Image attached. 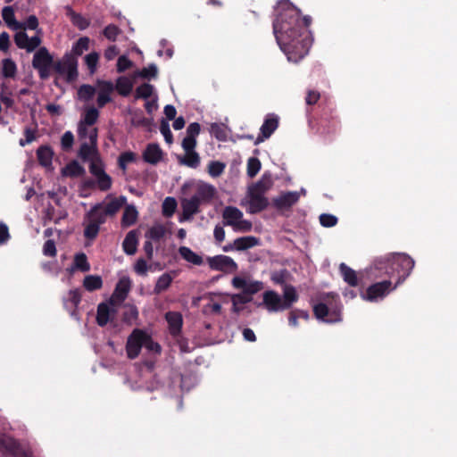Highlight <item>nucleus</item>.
Masks as SVG:
<instances>
[{
	"label": "nucleus",
	"instance_id": "obj_1",
	"mask_svg": "<svg viewBox=\"0 0 457 457\" xmlns=\"http://www.w3.org/2000/svg\"><path fill=\"white\" fill-rule=\"evenodd\" d=\"M278 15L273 21V33L278 44L288 54V60L297 62L309 52L311 41L307 29L311 24V17H300V11L288 0L278 2Z\"/></svg>",
	"mask_w": 457,
	"mask_h": 457
},
{
	"label": "nucleus",
	"instance_id": "obj_2",
	"mask_svg": "<svg viewBox=\"0 0 457 457\" xmlns=\"http://www.w3.org/2000/svg\"><path fill=\"white\" fill-rule=\"evenodd\" d=\"M298 294L292 285L283 287L281 296L274 290L265 291L262 295V302L259 306H263L269 312H278L290 309L293 303L298 301Z\"/></svg>",
	"mask_w": 457,
	"mask_h": 457
},
{
	"label": "nucleus",
	"instance_id": "obj_3",
	"mask_svg": "<svg viewBox=\"0 0 457 457\" xmlns=\"http://www.w3.org/2000/svg\"><path fill=\"white\" fill-rule=\"evenodd\" d=\"M99 112L95 107L87 108L78 123V138L80 145H97L98 130L94 124L97 121Z\"/></svg>",
	"mask_w": 457,
	"mask_h": 457
},
{
	"label": "nucleus",
	"instance_id": "obj_4",
	"mask_svg": "<svg viewBox=\"0 0 457 457\" xmlns=\"http://www.w3.org/2000/svg\"><path fill=\"white\" fill-rule=\"evenodd\" d=\"M384 263H391L398 272H403L397 281V284L400 285L411 274L415 262L412 258L405 253H395L386 258L378 259L375 266L381 270Z\"/></svg>",
	"mask_w": 457,
	"mask_h": 457
},
{
	"label": "nucleus",
	"instance_id": "obj_5",
	"mask_svg": "<svg viewBox=\"0 0 457 457\" xmlns=\"http://www.w3.org/2000/svg\"><path fill=\"white\" fill-rule=\"evenodd\" d=\"M78 156L83 162H89V171L94 178L105 172L104 163L100 158L97 145H80Z\"/></svg>",
	"mask_w": 457,
	"mask_h": 457
},
{
	"label": "nucleus",
	"instance_id": "obj_6",
	"mask_svg": "<svg viewBox=\"0 0 457 457\" xmlns=\"http://www.w3.org/2000/svg\"><path fill=\"white\" fill-rule=\"evenodd\" d=\"M54 71L69 83L78 78V60L71 54H65L62 59L54 62Z\"/></svg>",
	"mask_w": 457,
	"mask_h": 457
},
{
	"label": "nucleus",
	"instance_id": "obj_7",
	"mask_svg": "<svg viewBox=\"0 0 457 457\" xmlns=\"http://www.w3.org/2000/svg\"><path fill=\"white\" fill-rule=\"evenodd\" d=\"M243 217V212L235 206H227L222 212L225 226H230L236 231L248 232L252 229V223L244 220Z\"/></svg>",
	"mask_w": 457,
	"mask_h": 457
},
{
	"label": "nucleus",
	"instance_id": "obj_8",
	"mask_svg": "<svg viewBox=\"0 0 457 457\" xmlns=\"http://www.w3.org/2000/svg\"><path fill=\"white\" fill-rule=\"evenodd\" d=\"M54 57L45 46L39 47L34 54L32 66L37 71L41 79H47L50 77L51 68H54Z\"/></svg>",
	"mask_w": 457,
	"mask_h": 457
},
{
	"label": "nucleus",
	"instance_id": "obj_9",
	"mask_svg": "<svg viewBox=\"0 0 457 457\" xmlns=\"http://www.w3.org/2000/svg\"><path fill=\"white\" fill-rule=\"evenodd\" d=\"M0 453L5 457H30L16 440L4 434H0Z\"/></svg>",
	"mask_w": 457,
	"mask_h": 457
},
{
	"label": "nucleus",
	"instance_id": "obj_10",
	"mask_svg": "<svg viewBox=\"0 0 457 457\" xmlns=\"http://www.w3.org/2000/svg\"><path fill=\"white\" fill-rule=\"evenodd\" d=\"M398 284L392 287L390 280L375 283L370 286L364 294H361L362 299L369 302H377L383 299L387 294L395 290Z\"/></svg>",
	"mask_w": 457,
	"mask_h": 457
},
{
	"label": "nucleus",
	"instance_id": "obj_11",
	"mask_svg": "<svg viewBox=\"0 0 457 457\" xmlns=\"http://www.w3.org/2000/svg\"><path fill=\"white\" fill-rule=\"evenodd\" d=\"M242 204H247V212L250 213H258L269 206V200L265 195L257 192L248 187L247 194Z\"/></svg>",
	"mask_w": 457,
	"mask_h": 457
},
{
	"label": "nucleus",
	"instance_id": "obj_12",
	"mask_svg": "<svg viewBox=\"0 0 457 457\" xmlns=\"http://www.w3.org/2000/svg\"><path fill=\"white\" fill-rule=\"evenodd\" d=\"M207 262L212 270H219L226 273H232L237 270V264L229 256L227 255H216L209 257Z\"/></svg>",
	"mask_w": 457,
	"mask_h": 457
},
{
	"label": "nucleus",
	"instance_id": "obj_13",
	"mask_svg": "<svg viewBox=\"0 0 457 457\" xmlns=\"http://www.w3.org/2000/svg\"><path fill=\"white\" fill-rule=\"evenodd\" d=\"M232 286L237 289H242L245 295L251 296L263 288L262 281L252 280L243 277H234L232 278Z\"/></svg>",
	"mask_w": 457,
	"mask_h": 457
},
{
	"label": "nucleus",
	"instance_id": "obj_14",
	"mask_svg": "<svg viewBox=\"0 0 457 457\" xmlns=\"http://www.w3.org/2000/svg\"><path fill=\"white\" fill-rule=\"evenodd\" d=\"M144 346V331L141 329H134L129 335L126 344L127 355L129 359L137 358Z\"/></svg>",
	"mask_w": 457,
	"mask_h": 457
},
{
	"label": "nucleus",
	"instance_id": "obj_15",
	"mask_svg": "<svg viewBox=\"0 0 457 457\" xmlns=\"http://www.w3.org/2000/svg\"><path fill=\"white\" fill-rule=\"evenodd\" d=\"M41 34L29 37L25 31H19L14 35L15 45L20 49H24L28 53L35 51L42 43Z\"/></svg>",
	"mask_w": 457,
	"mask_h": 457
},
{
	"label": "nucleus",
	"instance_id": "obj_16",
	"mask_svg": "<svg viewBox=\"0 0 457 457\" xmlns=\"http://www.w3.org/2000/svg\"><path fill=\"white\" fill-rule=\"evenodd\" d=\"M120 306L115 304L114 303H111V300L107 303H102L97 307V314H96V322L99 326L104 327L109 321H112Z\"/></svg>",
	"mask_w": 457,
	"mask_h": 457
},
{
	"label": "nucleus",
	"instance_id": "obj_17",
	"mask_svg": "<svg viewBox=\"0 0 457 457\" xmlns=\"http://www.w3.org/2000/svg\"><path fill=\"white\" fill-rule=\"evenodd\" d=\"M131 288V280L129 277L121 278L114 289L112 296L109 300H111V303H114L118 306H121L122 303L128 296V294Z\"/></svg>",
	"mask_w": 457,
	"mask_h": 457
},
{
	"label": "nucleus",
	"instance_id": "obj_18",
	"mask_svg": "<svg viewBox=\"0 0 457 457\" xmlns=\"http://www.w3.org/2000/svg\"><path fill=\"white\" fill-rule=\"evenodd\" d=\"M217 190L215 187L205 182H199L195 187V192L193 196L200 204H210L215 197Z\"/></svg>",
	"mask_w": 457,
	"mask_h": 457
},
{
	"label": "nucleus",
	"instance_id": "obj_19",
	"mask_svg": "<svg viewBox=\"0 0 457 457\" xmlns=\"http://www.w3.org/2000/svg\"><path fill=\"white\" fill-rule=\"evenodd\" d=\"M278 126V118L274 114H269L260 129V134L254 141L258 145L269 138Z\"/></svg>",
	"mask_w": 457,
	"mask_h": 457
},
{
	"label": "nucleus",
	"instance_id": "obj_20",
	"mask_svg": "<svg viewBox=\"0 0 457 457\" xmlns=\"http://www.w3.org/2000/svg\"><path fill=\"white\" fill-rule=\"evenodd\" d=\"M200 203L192 195L181 201L182 214L179 218V222L190 220L193 216L200 212Z\"/></svg>",
	"mask_w": 457,
	"mask_h": 457
},
{
	"label": "nucleus",
	"instance_id": "obj_21",
	"mask_svg": "<svg viewBox=\"0 0 457 457\" xmlns=\"http://www.w3.org/2000/svg\"><path fill=\"white\" fill-rule=\"evenodd\" d=\"M97 105L98 107H104L107 103L112 101L111 94L114 90V85L112 81L97 80Z\"/></svg>",
	"mask_w": 457,
	"mask_h": 457
},
{
	"label": "nucleus",
	"instance_id": "obj_22",
	"mask_svg": "<svg viewBox=\"0 0 457 457\" xmlns=\"http://www.w3.org/2000/svg\"><path fill=\"white\" fill-rule=\"evenodd\" d=\"M299 193L296 191H290L282 194L277 198L273 199V204L278 209H287L294 205L299 200Z\"/></svg>",
	"mask_w": 457,
	"mask_h": 457
},
{
	"label": "nucleus",
	"instance_id": "obj_23",
	"mask_svg": "<svg viewBox=\"0 0 457 457\" xmlns=\"http://www.w3.org/2000/svg\"><path fill=\"white\" fill-rule=\"evenodd\" d=\"M313 312L318 320L325 322L333 323L341 320L339 313L330 314L328 306L322 303L314 305Z\"/></svg>",
	"mask_w": 457,
	"mask_h": 457
},
{
	"label": "nucleus",
	"instance_id": "obj_24",
	"mask_svg": "<svg viewBox=\"0 0 457 457\" xmlns=\"http://www.w3.org/2000/svg\"><path fill=\"white\" fill-rule=\"evenodd\" d=\"M81 301V293L79 289L70 290L68 295L63 300V304L66 310L71 312V315L76 317V309Z\"/></svg>",
	"mask_w": 457,
	"mask_h": 457
},
{
	"label": "nucleus",
	"instance_id": "obj_25",
	"mask_svg": "<svg viewBox=\"0 0 457 457\" xmlns=\"http://www.w3.org/2000/svg\"><path fill=\"white\" fill-rule=\"evenodd\" d=\"M165 319L169 324V329L172 336H178L182 328L183 318L181 313L178 312H168L165 314Z\"/></svg>",
	"mask_w": 457,
	"mask_h": 457
},
{
	"label": "nucleus",
	"instance_id": "obj_26",
	"mask_svg": "<svg viewBox=\"0 0 457 457\" xmlns=\"http://www.w3.org/2000/svg\"><path fill=\"white\" fill-rule=\"evenodd\" d=\"M162 152L158 145L150 144L147 145L146 149L143 154V158L145 162L150 164H156L162 159Z\"/></svg>",
	"mask_w": 457,
	"mask_h": 457
},
{
	"label": "nucleus",
	"instance_id": "obj_27",
	"mask_svg": "<svg viewBox=\"0 0 457 457\" xmlns=\"http://www.w3.org/2000/svg\"><path fill=\"white\" fill-rule=\"evenodd\" d=\"M53 156L54 152L48 145H41L37 150V157L38 162L46 168L52 166Z\"/></svg>",
	"mask_w": 457,
	"mask_h": 457
},
{
	"label": "nucleus",
	"instance_id": "obj_28",
	"mask_svg": "<svg viewBox=\"0 0 457 457\" xmlns=\"http://www.w3.org/2000/svg\"><path fill=\"white\" fill-rule=\"evenodd\" d=\"M272 185L273 180L271 175L265 172L257 182L252 184L249 187L265 195L271 188Z\"/></svg>",
	"mask_w": 457,
	"mask_h": 457
},
{
	"label": "nucleus",
	"instance_id": "obj_29",
	"mask_svg": "<svg viewBox=\"0 0 457 457\" xmlns=\"http://www.w3.org/2000/svg\"><path fill=\"white\" fill-rule=\"evenodd\" d=\"M137 244L138 239L137 232L135 230L129 231L122 243L124 252L129 255H133L137 252Z\"/></svg>",
	"mask_w": 457,
	"mask_h": 457
},
{
	"label": "nucleus",
	"instance_id": "obj_30",
	"mask_svg": "<svg viewBox=\"0 0 457 457\" xmlns=\"http://www.w3.org/2000/svg\"><path fill=\"white\" fill-rule=\"evenodd\" d=\"M107 214L102 210V205L94 206L87 214V220L97 226H101L106 220Z\"/></svg>",
	"mask_w": 457,
	"mask_h": 457
},
{
	"label": "nucleus",
	"instance_id": "obj_31",
	"mask_svg": "<svg viewBox=\"0 0 457 457\" xmlns=\"http://www.w3.org/2000/svg\"><path fill=\"white\" fill-rule=\"evenodd\" d=\"M2 17L6 25L12 30H18L21 28V22L15 19L14 10L12 6H5L2 10Z\"/></svg>",
	"mask_w": 457,
	"mask_h": 457
},
{
	"label": "nucleus",
	"instance_id": "obj_32",
	"mask_svg": "<svg viewBox=\"0 0 457 457\" xmlns=\"http://www.w3.org/2000/svg\"><path fill=\"white\" fill-rule=\"evenodd\" d=\"M179 255L187 262L192 263L194 265L200 266L203 264V257L196 253L193 252L187 246H180L179 248Z\"/></svg>",
	"mask_w": 457,
	"mask_h": 457
},
{
	"label": "nucleus",
	"instance_id": "obj_33",
	"mask_svg": "<svg viewBox=\"0 0 457 457\" xmlns=\"http://www.w3.org/2000/svg\"><path fill=\"white\" fill-rule=\"evenodd\" d=\"M95 181H87L86 185H87L88 187H92L93 185L96 184L97 188L100 189L101 191H107L112 187V179L106 172L95 177Z\"/></svg>",
	"mask_w": 457,
	"mask_h": 457
},
{
	"label": "nucleus",
	"instance_id": "obj_34",
	"mask_svg": "<svg viewBox=\"0 0 457 457\" xmlns=\"http://www.w3.org/2000/svg\"><path fill=\"white\" fill-rule=\"evenodd\" d=\"M86 173L85 168L77 161H71L62 169V175L71 178L81 177Z\"/></svg>",
	"mask_w": 457,
	"mask_h": 457
},
{
	"label": "nucleus",
	"instance_id": "obj_35",
	"mask_svg": "<svg viewBox=\"0 0 457 457\" xmlns=\"http://www.w3.org/2000/svg\"><path fill=\"white\" fill-rule=\"evenodd\" d=\"M138 217V212L134 205H126L123 215L121 218L122 227H129L136 223Z\"/></svg>",
	"mask_w": 457,
	"mask_h": 457
},
{
	"label": "nucleus",
	"instance_id": "obj_36",
	"mask_svg": "<svg viewBox=\"0 0 457 457\" xmlns=\"http://www.w3.org/2000/svg\"><path fill=\"white\" fill-rule=\"evenodd\" d=\"M259 244V239L255 237L248 236L236 238L234 247L237 251H244L252 248Z\"/></svg>",
	"mask_w": 457,
	"mask_h": 457
},
{
	"label": "nucleus",
	"instance_id": "obj_37",
	"mask_svg": "<svg viewBox=\"0 0 457 457\" xmlns=\"http://www.w3.org/2000/svg\"><path fill=\"white\" fill-rule=\"evenodd\" d=\"M340 273L344 280L351 287L358 286V278L356 271L348 267L345 263H341L339 266Z\"/></svg>",
	"mask_w": 457,
	"mask_h": 457
},
{
	"label": "nucleus",
	"instance_id": "obj_38",
	"mask_svg": "<svg viewBox=\"0 0 457 457\" xmlns=\"http://www.w3.org/2000/svg\"><path fill=\"white\" fill-rule=\"evenodd\" d=\"M127 203V198L123 195L119 197L112 198L104 208V212L107 215L112 216L116 214L119 210L125 205Z\"/></svg>",
	"mask_w": 457,
	"mask_h": 457
},
{
	"label": "nucleus",
	"instance_id": "obj_39",
	"mask_svg": "<svg viewBox=\"0 0 457 457\" xmlns=\"http://www.w3.org/2000/svg\"><path fill=\"white\" fill-rule=\"evenodd\" d=\"M116 89L120 95L127 96L130 94L133 88L131 80L127 77H120L116 82Z\"/></svg>",
	"mask_w": 457,
	"mask_h": 457
},
{
	"label": "nucleus",
	"instance_id": "obj_40",
	"mask_svg": "<svg viewBox=\"0 0 457 457\" xmlns=\"http://www.w3.org/2000/svg\"><path fill=\"white\" fill-rule=\"evenodd\" d=\"M172 282V277L169 273H164L156 281L154 293L156 295L167 290Z\"/></svg>",
	"mask_w": 457,
	"mask_h": 457
},
{
	"label": "nucleus",
	"instance_id": "obj_41",
	"mask_svg": "<svg viewBox=\"0 0 457 457\" xmlns=\"http://www.w3.org/2000/svg\"><path fill=\"white\" fill-rule=\"evenodd\" d=\"M251 300V296L245 295L244 294L232 295V312L235 313H239L242 311V307L240 305L249 303Z\"/></svg>",
	"mask_w": 457,
	"mask_h": 457
},
{
	"label": "nucleus",
	"instance_id": "obj_42",
	"mask_svg": "<svg viewBox=\"0 0 457 457\" xmlns=\"http://www.w3.org/2000/svg\"><path fill=\"white\" fill-rule=\"evenodd\" d=\"M89 41L87 37L79 38L73 45L71 54L76 58L77 56H80L85 51L88 50Z\"/></svg>",
	"mask_w": 457,
	"mask_h": 457
},
{
	"label": "nucleus",
	"instance_id": "obj_43",
	"mask_svg": "<svg viewBox=\"0 0 457 457\" xmlns=\"http://www.w3.org/2000/svg\"><path fill=\"white\" fill-rule=\"evenodd\" d=\"M177 206L178 204L174 197H166L162 204V212L163 216L168 218L171 217L175 213Z\"/></svg>",
	"mask_w": 457,
	"mask_h": 457
},
{
	"label": "nucleus",
	"instance_id": "obj_44",
	"mask_svg": "<svg viewBox=\"0 0 457 457\" xmlns=\"http://www.w3.org/2000/svg\"><path fill=\"white\" fill-rule=\"evenodd\" d=\"M210 133L214 136L219 141H226L228 137L227 128L222 123H212L210 127Z\"/></svg>",
	"mask_w": 457,
	"mask_h": 457
},
{
	"label": "nucleus",
	"instance_id": "obj_45",
	"mask_svg": "<svg viewBox=\"0 0 457 457\" xmlns=\"http://www.w3.org/2000/svg\"><path fill=\"white\" fill-rule=\"evenodd\" d=\"M83 286L87 291H94L102 287L103 281L99 276L88 275L84 278Z\"/></svg>",
	"mask_w": 457,
	"mask_h": 457
},
{
	"label": "nucleus",
	"instance_id": "obj_46",
	"mask_svg": "<svg viewBox=\"0 0 457 457\" xmlns=\"http://www.w3.org/2000/svg\"><path fill=\"white\" fill-rule=\"evenodd\" d=\"M17 67L12 59H4L2 63V73L5 78H13L16 74Z\"/></svg>",
	"mask_w": 457,
	"mask_h": 457
},
{
	"label": "nucleus",
	"instance_id": "obj_47",
	"mask_svg": "<svg viewBox=\"0 0 457 457\" xmlns=\"http://www.w3.org/2000/svg\"><path fill=\"white\" fill-rule=\"evenodd\" d=\"M165 235V228L161 224L151 227L145 233V237L152 240H160Z\"/></svg>",
	"mask_w": 457,
	"mask_h": 457
},
{
	"label": "nucleus",
	"instance_id": "obj_48",
	"mask_svg": "<svg viewBox=\"0 0 457 457\" xmlns=\"http://www.w3.org/2000/svg\"><path fill=\"white\" fill-rule=\"evenodd\" d=\"M84 61L89 71V73L94 74L97 70L99 54L96 52H92L84 57Z\"/></svg>",
	"mask_w": 457,
	"mask_h": 457
},
{
	"label": "nucleus",
	"instance_id": "obj_49",
	"mask_svg": "<svg viewBox=\"0 0 457 457\" xmlns=\"http://www.w3.org/2000/svg\"><path fill=\"white\" fill-rule=\"evenodd\" d=\"M96 91V89L93 86L84 84L79 87L78 96L80 100L89 101L93 98Z\"/></svg>",
	"mask_w": 457,
	"mask_h": 457
},
{
	"label": "nucleus",
	"instance_id": "obj_50",
	"mask_svg": "<svg viewBox=\"0 0 457 457\" xmlns=\"http://www.w3.org/2000/svg\"><path fill=\"white\" fill-rule=\"evenodd\" d=\"M181 163L190 167V168H197L200 164V157L199 154L195 152H187L186 153L185 157L181 160Z\"/></svg>",
	"mask_w": 457,
	"mask_h": 457
},
{
	"label": "nucleus",
	"instance_id": "obj_51",
	"mask_svg": "<svg viewBox=\"0 0 457 457\" xmlns=\"http://www.w3.org/2000/svg\"><path fill=\"white\" fill-rule=\"evenodd\" d=\"M68 13L71 15V20L73 25L79 29H85L89 26V21L79 13H76L71 9H68Z\"/></svg>",
	"mask_w": 457,
	"mask_h": 457
},
{
	"label": "nucleus",
	"instance_id": "obj_52",
	"mask_svg": "<svg viewBox=\"0 0 457 457\" xmlns=\"http://www.w3.org/2000/svg\"><path fill=\"white\" fill-rule=\"evenodd\" d=\"M226 168V164L221 162L212 161L208 164V173L212 178L220 177Z\"/></svg>",
	"mask_w": 457,
	"mask_h": 457
},
{
	"label": "nucleus",
	"instance_id": "obj_53",
	"mask_svg": "<svg viewBox=\"0 0 457 457\" xmlns=\"http://www.w3.org/2000/svg\"><path fill=\"white\" fill-rule=\"evenodd\" d=\"M136 160V154L133 152H124L122 153L118 159V164L120 169H121L124 172L127 170V166L129 163L133 162Z\"/></svg>",
	"mask_w": 457,
	"mask_h": 457
},
{
	"label": "nucleus",
	"instance_id": "obj_54",
	"mask_svg": "<svg viewBox=\"0 0 457 457\" xmlns=\"http://www.w3.org/2000/svg\"><path fill=\"white\" fill-rule=\"evenodd\" d=\"M74 267L83 272H87L90 270V264L87 262L85 253H78L74 259Z\"/></svg>",
	"mask_w": 457,
	"mask_h": 457
},
{
	"label": "nucleus",
	"instance_id": "obj_55",
	"mask_svg": "<svg viewBox=\"0 0 457 457\" xmlns=\"http://www.w3.org/2000/svg\"><path fill=\"white\" fill-rule=\"evenodd\" d=\"M20 29H32L37 30V34H42V29H38V20L35 15H29L24 22H21Z\"/></svg>",
	"mask_w": 457,
	"mask_h": 457
},
{
	"label": "nucleus",
	"instance_id": "obj_56",
	"mask_svg": "<svg viewBox=\"0 0 457 457\" xmlns=\"http://www.w3.org/2000/svg\"><path fill=\"white\" fill-rule=\"evenodd\" d=\"M261 170V162L256 157H251L247 162V175L253 178Z\"/></svg>",
	"mask_w": 457,
	"mask_h": 457
},
{
	"label": "nucleus",
	"instance_id": "obj_57",
	"mask_svg": "<svg viewBox=\"0 0 457 457\" xmlns=\"http://www.w3.org/2000/svg\"><path fill=\"white\" fill-rule=\"evenodd\" d=\"M154 91V87L148 83H145L136 89V97L147 99L149 98Z\"/></svg>",
	"mask_w": 457,
	"mask_h": 457
},
{
	"label": "nucleus",
	"instance_id": "obj_58",
	"mask_svg": "<svg viewBox=\"0 0 457 457\" xmlns=\"http://www.w3.org/2000/svg\"><path fill=\"white\" fill-rule=\"evenodd\" d=\"M99 228H100L99 226H97L87 220L86 225H85V229H84L85 237L87 239H90V240L95 239L99 233Z\"/></svg>",
	"mask_w": 457,
	"mask_h": 457
},
{
	"label": "nucleus",
	"instance_id": "obj_59",
	"mask_svg": "<svg viewBox=\"0 0 457 457\" xmlns=\"http://www.w3.org/2000/svg\"><path fill=\"white\" fill-rule=\"evenodd\" d=\"M74 143V136L71 131H66L61 137V146L63 151H70Z\"/></svg>",
	"mask_w": 457,
	"mask_h": 457
},
{
	"label": "nucleus",
	"instance_id": "obj_60",
	"mask_svg": "<svg viewBox=\"0 0 457 457\" xmlns=\"http://www.w3.org/2000/svg\"><path fill=\"white\" fill-rule=\"evenodd\" d=\"M36 129H31L29 127L25 128L24 129V137L25 138H21L19 144L21 146H25L26 145L30 144L34 140H36Z\"/></svg>",
	"mask_w": 457,
	"mask_h": 457
},
{
	"label": "nucleus",
	"instance_id": "obj_61",
	"mask_svg": "<svg viewBox=\"0 0 457 457\" xmlns=\"http://www.w3.org/2000/svg\"><path fill=\"white\" fill-rule=\"evenodd\" d=\"M158 73V69L155 64H150L147 67L143 68L139 72L138 76L144 79L155 78Z\"/></svg>",
	"mask_w": 457,
	"mask_h": 457
},
{
	"label": "nucleus",
	"instance_id": "obj_62",
	"mask_svg": "<svg viewBox=\"0 0 457 457\" xmlns=\"http://www.w3.org/2000/svg\"><path fill=\"white\" fill-rule=\"evenodd\" d=\"M144 346L151 351L159 353L161 352V346L159 344L154 342L151 337L144 331Z\"/></svg>",
	"mask_w": 457,
	"mask_h": 457
},
{
	"label": "nucleus",
	"instance_id": "obj_63",
	"mask_svg": "<svg viewBox=\"0 0 457 457\" xmlns=\"http://www.w3.org/2000/svg\"><path fill=\"white\" fill-rule=\"evenodd\" d=\"M320 222L325 228H331L337 223V218L332 214L322 213L320 216Z\"/></svg>",
	"mask_w": 457,
	"mask_h": 457
},
{
	"label": "nucleus",
	"instance_id": "obj_64",
	"mask_svg": "<svg viewBox=\"0 0 457 457\" xmlns=\"http://www.w3.org/2000/svg\"><path fill=\"white\" fill-rule=\"evenodd\" d=\"M160 132L164 137L165 141L168 144H171L173 141V136L170 129V124L166 120H162L160 125Z\"/></svg>",
	"mask_w": 457,
	"mask_h": 457
}]
</instances>
